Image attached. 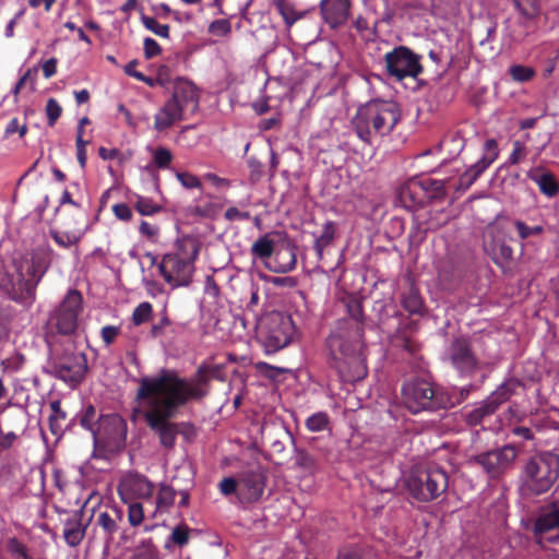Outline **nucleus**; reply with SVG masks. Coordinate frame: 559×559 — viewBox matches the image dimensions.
<instances>
[{"mask_svg":"<svg viewBox=\"0 0 559 559\" xmlns=\"http://www.w3.org/2000/svg\"><path fill=\"white\" fill-rule=\"evenodd\" d=\"M346 308L350 319L337 321L326 338V346L332 359L331 366L336 369L341 380L354 383L368 374L366 360L360 352L364 308L357 298H350Z\"/></svg>","mask_w":559,"mask_h":559,"instance_id":"nucleus-1","label":"nucleus"},{"mask_svg":"<svg viewBox=\"0 0 559 559\" xmlns=\"http://www.w3.org/2000/svg\"><path fill=\"white\" fill-rule=\"evenodd\" d=\"M135 400L147 427L158 437L159 444L165 450H173L176 447L178 435L186 440L197 436L193 424L171 420L177 416L179 408L186 405L183 397L166 399L153 394L147 397L135 395Z\"/></svg>","mask_w":559,"mask_h":559,"instance_id":"nucleus-2","label":"nucleus"},{"mask_svg":"<svg viewBox=\"0 0 559 559\" xmlns=\"http://www.w3.org/2000/svg\"><path fill=\"white\" fill-rule=\"evenodd\" d=\"M217 369L201 365L194 377L189 381L178 376L176 371L163 369L155 377H143L139 381L138 397L156 394L166 399L183 397L185 404L191 400H202L209 394V385Z\"/></svg>","mask_w":559,"mask_h":559,"instance_id":"nucleus-3","label":"nucleus"},{"mask_svg":"<svg viewBox=\"0 0 559 559\" xmlns=\"http://www.w3.org/2000/svg\"><path fill=\"white\" fill-rule=\"evenodd\" d=\"M55 255L50 245L44 243L33 249L29 254L14 260L15 275L1 280V286L9 297L22 304L32 302L37 285L49 269Z\"/></svg>","mask_w":559,"mask_h":559,"instance_id":"nucleus-4","label":"nucleus"},{"mask_svg":"<svg viewBox=\"0 0 559 559\" xmlns=\"http://www.w3.org/2000/svg\"><path fill=\"white\" fill-rule=\"evenodd\" d=\"M401 109L393 100L373 99L360 106L352 120L357 136L367 144L390 134L401 120Z\"/></svg>","mask_w":559,"mask_h":559,"instance_id":"nucleus-5","label":"nucleus"},{"mask_svg":"<svg viewBox=\"0 0 559 559\" xmlns=\"http://www.w3.org/2000/svg\"><path fill=\"white\" fill-rule=\"evenodd\" d=\"M200 252V243L192 237H183L176 242V252L166 253L158 264L159 272L173 287L188 286L192 281L194 261Z\"/></svg>","mask_w":559,"mask_h":559,"instance_id":"nucleus-6","label":"nucleus"},{"mask_svg":"<svg viewBox=\"0 0 559 559\" xmlns=\"http://www.w3.org/2000/svg\"><path fill=\"white\" fill-rule=\"evenodd\" d=\"M401 394L402 403L412 414L451 408L448 391L435 386L426 379L413 378L405 381Z\"/></svg>","mask_w":559,"mask_h":559,"instance_id":"nucleus-7","label":"nucleus"},{"mask_svg":"<svg viewBox=\"0 0 559 559\" xmlns=\"http://www.w3.org/2000/svg\"><path fill=\"white\" fill-rule=\"evenodd\" d=\"M412 497L420 502H430L443 495L449 487L447 471L435 463L416 466L406 479Z\"/></svg>","mask_w":559,"mask_h":559,"instance_id":"nucleus-8","label":"nucleus"},{"mask_svg":"<svg viewBox=\"0 0 559 559\" xmlns=\"http://www.w3.org/2000/svg\"><path fill=\"white\" fill-rule=\"evenodd\" d=\"M559 478V455L543 452L524 465L522 483L525 491L539 496L547 492Z\"/></svg>","mask_w":559,"mask_h":559,"instance_id":"nucleus-9","label":"nucleus"},{"mask_svg":"<svg viewBox=\"0 0 559 559\" xmlns=\"http://www.w3.org/2000/svg\"><path fill=\"white\" fill-rule=\"evenodd\" d=\"M87 358L81 352H64L52 358L50 374L71 388H76L85 378Z\"/></svg>","mask_w":559,"mask_h":559,"instance_id":"nucleus-10","label":"nucleus"},{"mask_svg":"<svg viewBox=\"0 0 559 559\" xmlns=\"http://www.w3.org/2000/svg\"><path fill=\"white\" fill-rule=\"evenodd\" d=\"M420 59L421 57L408 47L399 46L385 53V69L389 76L396 81H403L405 78L416 79L424 72Z\"/></svg>","mask_w":559,"mask_h":559,"instance_id":"nucleus-11","label":"nucleus"},{"mask_svg":"<svg viewBox=\"0 0 559 559\" xmlns=\"http://www.w3.org/2000/svg\"><path fill=\"white\" fill-rule=\"evenodd\" d=\"M82 310V294L78 289H70L51 313L50 321L59 334L71 335L78 329V318Z\"/></svg>","mask_w":559,"mask_h":559,"instance_id":"nucleus-12","label":"nucleus"},{"mask_svg":"<svg viewBox=\"0 0 559 559\" xmlns=\"http://www.w3.org/2000/svg\"><path fill=\"white\" fill-rule=\"evenodd\" d=\"M294 323L290 317L271 314L261 331L262 343L267 354L286 347L293 338Z\"/></svg>","mask_w":559,"mask_h":559,"instance_id":"nucleus-13","label":"nucleus"},{"mask_svg":"<svg viewBox=\"0 0 559 559\" xmlns=\"http://www.w3.org/2000/svg\"><path fill=\"white\" fill-rule=\"evenodd\" d=\"M93 437L96 443L118 450L126 443L127 423L118 414L100 415Z\"/></svg>","mask_w":559,"mask_h":559,"instance_id":"nucleus-14","label":"nucleus"},{"mask_svg":"<svg viewBox=\"0 0 559 559\" xmlns=\"http://www.w3.org/2000/svg\"><path fill=\"white\" fill-rule=\"evenodd\" d=\"M451 366L463 377H472L479 368L472 343L466 337L454 338L445 350Z\"/></svg>","mask_w":559,"mask_h":559,"instance_id":"nucleus-15","label":"nucleus"},{"mask_svg":"<svg viewBox=\"0 0 559 559\" xmlns=\"http://www.w3.org/2000/svg\"><path fill=\"white\" fill-rule=\"evenodd\" d=\"M518 450L514 445L507 444L502 448L484 452L474 457V461L483 467L489 478H499L514 463Z\"/></svg>","mask_w":559,"mask_h":559,"instance_id":"nucleus-16","label":"nucleus"},{"mask_svg":"<svg viewBox=\"0 0 559 559\" xmlns=\"http://www.w3.org/2000/svg\"><path fill=\"white\" fill-rule=\"evenodd\" d=\"M484 156L464 171L456 182H452L450 188L455 192L463 193L468 190L480 175L496 160L498 157V143L495 139L486 140L484 144Z\"/></svg>","mask_w":559,"mask_h":559,"instance_id":"nucleus-17","label":"nucleus"},{"mask_svg":"<svg viewBox=\"0 0 559 559\" xmlns=\"http://www.w3.org/2000/svg\"><path fill=\"white\" fill-rule=\"evenodd\" d=\"M536 543L543 546L544 542L559 544V504L552 502L547 506L534 523Z\"/></svg>","mask_w":559,"mask_h":559,"instance_id":"nucleus-18","label":"nucleus"},{"mask_svg":"<svg viewBox=\"0 0 559 559\" xmlns=\"http://www.w3.org/2000/svg\"><path fill=\"white\" fill-rule=\"evenodd\" d=\"M266 475L261 468L242 472L239 475V501L251 503L258 501L264 491Z\"/></svg>","mask_w":559,"mask_h":559,"instance_id":"nucleus-19","label":"nucleus"},{"mask_svg":"<svg viewBox=\"0 0 559 559\" xmlns=\"http://www.w3.org/2000/svg\"><path fill=\"white\" fill-rule=\"evenodd\" d=\"M169 99L174 100L183 114L193 115L199 109L200 92L191 81L177 78L174 83L173 95Z\"/></svg>","mask_w":559,"mask_h":559,"instance_id":"nucleus-20","label":"nucleus"},{"mask_svg":"<svg viewBox=\"0 0 559 559\" xmlns=\"http://www.w3.org/2000/svg\"><path fill=\"white\" fill-rule=\"evenodd\" d=\"M122 522L123 512L117 507H110L97 513L94 524L95 530L102 534L107 548L114 543L116 534L120 533Z\"/></svg>","mask_w":559,"mask_h":559,"instance_id":"nucleus-21","label":"nucleus"},{"mask_svg":"<svg viewBox=\"0 0 559 559\" xmlns=\"http://www.w3.org/2000/svg\"><path fill=\"white\" fill-rule=\"evenodd\" d=\"M426 188L419 178H412L402 185L397 191V202L406 210L414 211L429 204Z\"/></svg>","mask_w":559,"mask_h":559,"instance_id":"nucleus-22","label":"nucleus"},{"mask_svg":"<svg viewBox=\"0 0 559 559\" xmlns=\"http://www.w3.org/2000/svg\"><path fill=\"white\" fill-rule=\"evenodd\" d=\"M321 14L331 28H337L346 23L350 12V0H321Z\"/></svg>","mask_w":559,"mask_h":559,"instance_id":"nucleus-23","label":"nucleus"},{"mask_svg":"<svg viewBox=\"0 0 559 559\" xmlns=\"http://www.w3.org/2000/svg\"><path fill=\"white\" fill-rule=\"evenodd\" d=\"M297 264V246L292 240H286L278 246L274 253L273 273H288L295 270Z\"/></svg>","mask_w":559,"mask_h":559,"instance_id":"nucleus-24","label":"nucleus"},{"mask_svg":"<svg viewBox=\"0 0 559 559\" xmlns=\"http://www.w3.org/2000/svg\"><path fill=\"white\" fill-rule=\"evenodd\" d=\"M526 177L538 186L545 197L551 199L559 194V182L551 171L534 167L527 171Z\"/></svg>","mask_w":559,"mask_h":559,"instance_id":"nucleus-25","label":"nucleus"},{"mask_svg":"<svg viewBox=\"0 0 559 559\" xmlns=\"http://www.w3.org/2000/svg\"><path fill=\"white\" fill-rule=\"evenodd\" d=\"M186 116L174 100L168 99L154 116V128L158 132L166 131Z\"/></svg>","mask_w":559,"mask_h":559,"instance_id":"nucleus-26","label":"nucleus"},{"mask_svg":"<svg viewBox=\"0 0 559 559\" xmlns=\"http://www.w3.org/2000/svg\"><path fill=\"white\" fill-rule=\"evenodd\" d=\"M336 224L328 221L322 226L321 234L316 238L313 249L317 254L318 261L323 260L324 250L333 245L336 237Z\"/></svg>","mask_w":559,"mask_h":559,"instance_id":"nucleus-27","label":"nucleus"},{"mask_svg":"<svg viewBox=\"0 0 559 559\" xmlns=\"http://www.w3.org/2000/svg\"><path fill=\"white\" fill-rule=\"evenodd\" d=\"M86 527L83 526L81 518L74 516L67 520L63 528V537L70 547H76L85 536Z\"/></svg>","mask_w":559,"mask_h":559,"instance_id":"nucleus-28","label":"nucleus"},{"mask_svg":"<svg viewBox=\"0 0 559 559\" xmlns=\"http://www.w3.org/2000/svg\"><path fill=\"white\" fill-rule=\"evenodd\" d=\"M488 250L495 264L501 269L508 267L513 259V249L503 240H495Z\"/></svg>","mask_w":559,"mask_h":559,"instance_id":"nucleus-29","label":"nucleus"},{"mask_svg":"<svg viewBox=\"0 0 559 559\" xmlns=\"http://www.w3.org/2000/svg\"><path fill=\"white\" fill-rule=\"evenodd\" d=\"M402 306L411 314H421L424 308L423 298L413 285L402 294Z\"/></svg>","mask_w":559,"mask_h":559,"instance_id":"nucleus-30","label":"nucleus"},{"mask_svg":"<svg viewBox=\"0 0 559 559\" xmlns=\"http://www.w3.org/2000/svg\"><path fill=\"white\" fill-rule=\"evenodd\" d=\"M421 186L426 188V194H428L429 203L435 199H440L445 195L447 188L450 189L451 180H438L429 177L419 178Z\"/></svg>","mask_w":559,"mask_h":559,"instance_id":"nucleus-31","label":"nucleus"},{"mask_svg":"<svg viewBox=\"0 0 559 559\" xmlns=\"http://www.w3.org/2000/svg\"><path fill=\"white\" fill-rule=\"evenodd\" d=\"M270 234H265L258 238L251 246V254L260 260L271 258L275 253V242L271 239Z\"/></svg>","mask_w":559,"mask_h":559,"instance_id":"nucleus-32","label":"nucleus"},{"mask_svg":"<svg viewBox=\"0 0 559 559\" xmlns=\"http://www.w3.org/2000/svg\"><path fill=\"white\" fill-rule=\"evenodd\" d=\"M495 412V407L488 402V400H485L476 407L465 413V421L469 426H478L486 417L491 416Z\"/></svg>","mask_w":559,"mask_h":559,"instance_id":"nucleus-33","label":"nucleus"},{"mask_svg":"<svg viewBox=\"0 0 559 559\" xmlns=\"http://www.w3.org/2000/svg\"><path fill=\"white\" fill-rule=\"evenodd\" d=\"M516 386V381H506L487 400L497 411L502 403L507 402L514 394Z\"/></svg>","mask_w":559,"mask_h":559,"instance_id":"nucleus-34","label":"nucleus"},{"mask_svg":"<svg viewBox=\"0 0 559 559\" xmlns=\"http://www.w3.org/2000/svg\"><path fill=\"white\" fill-rule=\"evenodd\" d=\"M370 550L361 545H344L338 548L336 559H370Z\"/></svg>","mask_w":559,"mask_h":559,"instance_id":"nucleus-35","label":"nucleus"},{"mask_svg":"<svg viewBox=\"0 0 559 559\" xmlns=\"http://www.w3.org/2000/svg\"><path fill=\"white\" fill-rule=\"evenodd\" d=\"M272 3L283 17L288 28L292 27L301 17V15L296 12L293 4H290L287 0H272Z\"/></svg>","mask_w":559,"mask_h":559,"instance_id":"nucleus-36","label":"nucleus"},{"mask_svg":"<svg viewBox=\"0 0 559 559\" xmlns=\"http://www.w3.org/2000/svg\"><path fill=\"white\" fill-rule=\"evenodd\" d=\"M51 414L49 416V429L52 435H58L62 430L61 423L66 420L67 414L61 408V402L59 400L50 402Z\"/></svg>","mask_w":559,"mask_h":559,"instance_id":"nucleus-37","label":"nucleus"},{"mask_svg":"<svg viewBox=\"0 0 559 559\" xmlns=\"http://www.w3.org/2000/svg\"><path fill=\"white\" fill-rule=\"evenodd\" d=\"M134 209L143 216H152L162 212L163 206L153 199L135 194Z\"/></svg>","mask_w":559,"mask_h":559,"instance_id":"nucleus-38","label":"nucleus"},{"mask_svg":"<svg viewBox=\"0 0 559 559\" xmlns=\"http://www.w3.org/2000/svg\"><path fill=\"white\" fill-rule=\"evenodd\" d=\"M49 236L61 248L69 249L76 246L81 239L80 236L69 231H59L57 229H49Z\"/></svg>","mask_w":559,"mask_h":559,"instance_id":"nucleus-39","label":"nucleus"},{"mask_svg":"<svg viewBox=\"0 0 559 559\" xmlns=\"http://www.w3.org/2000/svg\"><path fill=\"white\" fill-rule=\"evenodd\" d=\"M305 425L309 431L320 432L329 428L330 418L326 413L318 412L309 416Z\"/></svg>","mask_w":559,"mask_h":559,"instance_id":"nucleus-40","label":"nucleus"},{"mask_svg":"<svg viewBox=\"0 0 559 559\" xmlns=\"http://www.w3.org/2000/svg\"><path fill=\"white\" fill-rule=\"evenodd\" d=\"M520 14L527 19H535L539 14V0H513Z\"/></svg>","mask_w":559,"mask_h":559,"instance_id":"nucleus-41","label":"nucleus"},{"mask_svg":"<svg viewBox=\"0 0 559 559\" xmlns=\"http://www.w3.org/2000/svg\"><path fill=\"white\" fill-rule=\"evenodd\" d=\"M153 316V306L148 301L139 304L132 312V322L135 326L151 320Z\"/></svg>","mask_w":559,"mask_h":559,"instance_id":"nucleus-42","label":"nucleus"},{"mask_svg":"<svg viewBox=\"0 0 559 559\" xmlns=\"http://www.w3.org/2000/svg\"><path fill=\"white\" fill-rule=\"evenodd\" d=\"M176 490L168 485H160L157 497L156 504L157 509H168L171 507L176 499Z\"/></svg>","mask_w":559,"mask_h":559,"instance_id":"nucleus-43","label":"nucleus"},{"mask_svg":"<svg viewBox=\"0 0 559 559\" xmlns=\"http://www.w3.org/2000/svg\"><path fill=\"white\" fill-rule=\"evenodd\" d=\"M141 22L146 29L153 32L155 35L163 38L169 37V25L159 24L155 17L144 14L141 16Z\"/></svg>","mask_w":559,"mask_h":559,"instance_id":"nucleus-44","label":"nucleus"},{"mask_svg":"<svg viewBox=\"0 0 559 559\" xmlns=\"http://www.w3.org/2000/svg\"><path fill=\"white\" fill-rule=\"evenodd\" d=\"M134 559H159L158 549L152 538L142 540L141 545L136 547Z\"/></svg>","mask_w":559,"mask_h":559,"instance_id":"nucleus-45","label":"nucleus"},{"mask_svg":"<svg viewBox=\"0 0 559 559\" xmlns=\"http://www.w3.org/2000/svg\"><path fill=\"white\" fill-rule=\"evenodd\" d=\"M98 417L99 416L96 414V408L90 404L82 412L80 425L86 430L91 431L93 435L98 424Z\"/></svg>","mask_w":559,"mask_h":559,"instance_id":"nucleus-46","label":"nucleus"},{"mask_svg":"<svg viewBox=\"0 0 559 559\" xmlns=\"http://www.w3.org/2000/svg\"><path fill=\"white\" fill-rule=\"evenodd\" d=\"M509 73L514 81L520 83L527 82L532 80L535 75V71L533 68L521 64L512 66L509 69Z\"/></svg>","mask_w":559,"mask_h":559,"instance_id":"nucleus-47","label":"nucleus"},{"mask_svg":"<svg viewBox=\"0 0 559 559\" xmlns=\"http://www.w3.org/2000/svg\"><path fill=\"white\" fill-rule=\"evenodd\" d=\"M514 227L519 234V237L522 240H525L532 236H539L544 233V228L540 225L537 226H528L525 222L516 219L514 222Z\"/></svg>","mask_w":559,"mask_h":559,"instance_id":"nucleus-48","label":"nucleus"},{"mask_svg":"<svg viewBox=\"0 0 559 559\" xmlns=\"http://www.w3.org/2000/svg\"><path fill=\"white\" fill-rule=\"evenodd\" d=\"M190 538V528L186 524L176 526L170 536L169 540L179 547H183L188 544Z\"/></svg>","mask_w":559,"mask_h":559,"instance_id":"nucleus-49","label":"nucleus"},{"mask_svg":"<svg viewBox=\"0 0 559 559\" xmlns=\"http://www.w3.org/2000/svg\"><path fill=\"white\" fill-rule=\"evenodd\" d=\"M46 116L49 127H53L62 114V107L55 98H49L46 104Z\"/></svg>","mask_w":559,"mask_h":559,"instance_id":"nucleus-50","label":"nucleus"},{"mask_svg":"<svg viewBox=\"0 0 559 559\" xmlns=\"http://www.w3.org/2000/svg\"><path fill=\"white\" fill-rule=\"evenodd\" d=\"M176 178L186 189H201L202 182L199 177L188 171H177Z\"/></svg>","mask_w":559,"mask_h":559,"instance_id":"nucleus-51","label":"nucleus"},{"mask_svg":"<svg viewBox=\"0 0 559 559\" xmlns=\"http://www.w3.org/2000/svg\"><path fill=\"white\" fill-rule=\"evenodd\" d=\"M144 520L143 506L140 502H133L128 507V521L131 526H139Z\"/></svg>","mask_w":559,"mask_h":559,"instance_id":"nucleus-52","label":"nucleus"},{"mask_svg":"<svg viewBox=\"0 0 559 559\" xmlns=\"http://www.w3.org/2000/svg\"><path fill=\"white\" fill-rule=\"evenodd\" d=\"M230 32L231 24L226 19L215 20L209 25V33L215 36H227Z\"/></svg>","mask_w":559,"mask_h":559,"instance_id":"nucleus-53","label":"nucleus"},{"mask_svg":"<svg viewBox=\"0 0 559 559\" xmlns=\"http://www.w3.org/2000/svg\"><path fill=\"white\" fill-rule=\"evenodd\" d=\"M153 160L158 168L165 169L170 165L173 154L168 148L158 147L153 152Z\"/></svg>","mask_w":559,"mask_h":559,"instance_id":"nucleus-54","label":"nucleus"},{"mask_svg":"<svg viewBox=\"0 0 559 559\" xmlns=\"http://www.w3.org/2000/svg\"><path fill=\"white\" fill-rule=\"evenodd\" d=\"M218 488L221 493L224 496L236 493L239 498V478L235 479L234 477H225L221 480Z\"/></svg>","mask_w":559,"mask_h":559,"instance_id":"nucleus-55","label":"nucleus"},{"mask_svg":"<svg viewBox=\"0 0 559 559\" xmlns=\"http://www.w3.org/2000/svg\"><path fill=\"white\" fill-rule=\"evenodd\" d=\"M120 334V328L116 325H105L100 330V336L106 346L111 345Z\"/></svg>","mask_w":559,"mask_h":559,"instance_id":"nucleus-56","label":"nucleus"},{"mask_svg":"<svg viewBox=\"0 0 559 559\" xmlns=\"http://www.w3.org/2000/svg\"><path fill=\"white\" fill-rule=\"evenodd\" d=\"M296 463L298 466L306 469H313L317 466L313 455L304 450L297 452Z\"/></svg>","mask_w":559,"mask_h":559,"instance_id":"nucleus-57","label":"nucleus"},{"mask_svg":"<svg viewBox=\"0 0 559 559\" xmlns=\"http://www.w3.org/2000/svg\"><path fill=\"white\" fill-rule=\"evenodd\" d=\"M162 53V48L159 46V44L151 38V37H146L144 39V56L146 59H152L158 55Z\"/></svg>","mask_w":559,"mask_h":559,"instance_id":"nucleus-58","label":"nucleus"},{"mask_svg":"<svg viewBox=\"0 0 559 559\" xmlns=\"http://www.w3.org/2000/svg\"><path fill=\"white\" fill-rule=\"evenodd\" d=\"M512 145L513 148L509 157V163L511 165H516L524 158L526 154V148L525 145L520 141H514Z\"/></svg>","mask_w":559,"mask_h":559,"instance_id":"nucleus-59","label":"nucleus"},{"mask_svg":"<svg viewBox=\"0 0 559 559\" xmlns=\"http://www.w3.org/2000/svg\"><path fill=\"white\" fill-rule=\"evenodd\" d=\"M112 212L115 216L123 222H129L132 219V211L130 206L126 203H117L112 206Z\"/></svg>","mask_w":559,"mask_h":559,"instance_id":"nucleus-60","label":"nucleus"},{"mask_svg":"<svg viewBox=\"0 0 559 559\" xmlns=\"http://www.w3.org/2000/svg\"><path fill=\"white\" fill-rule=\"evenodd\" d=\"M25 358L22 354H15L4 360H2V366L5 370L17 371L24 365Z\"/></svg>","mask_w":559,"mask_h":559,"instance_id":"nucleus-61","label":"nucleus"},{"mask_svg":"<svg viewBox=\"0 0 559 559\" xmlns=\"http://www.w3.org/2000/svg\"><path fill=\"white\" fill-rule=\"evenodd\" d=\"M87 144H88V141H85L82 138H79L75 140L76 158H78V163L80 164L81 168H85V166H86V160H87L86 145Z\"/></svg>","mask_w":559,"mask_h":559,"instance_id":"nucleus-62","label":"nucleus"},{"mask_svg":"<svg viewBox=\"0 0 559 559\" xmlns=\"http://www.w3.org/2000/svg\"><path fill=\"white\" fill-rule=\"evenodd\" d=\"M469 392H471V386L461 388L457 393L455 391L452 393L448 392V397L451 402V407H454L455 405L464 402L467 399V396L469 395Z\"/></svg>","mask_w":559,"mask_h":559,"instance_id":"nucleus-63","label":"nucleus"},{"mask_svg":"<svg viewBox=\"0 0 559 559\" xmlns=\"http://www.w3.org/2000/svg\"><path fill=\"white\" fill-rule=\"evenodd\" d=\"M255 368L269 378H275L277 374L284 372V369L271 366L264 361L257 362Z\"/></svg>","mask_w":559,"mask_h":559,"instance_id":"nucleus-64","label":"nucleus"}]
</instances>
